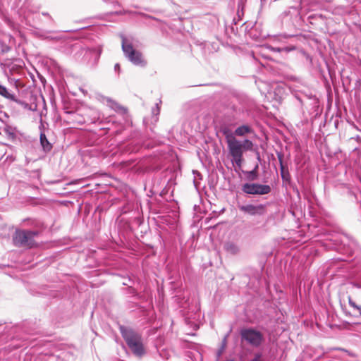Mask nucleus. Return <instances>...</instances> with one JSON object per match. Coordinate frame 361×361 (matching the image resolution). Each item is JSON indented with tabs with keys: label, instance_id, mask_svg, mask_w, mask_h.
<instances>
[{
	"label": "nucleus",
	"instance_id": "obj_4",
	"mask_svg": "<svg viewBox=\"0 0 361 361\" xmlns=\"http://www.w3.org/2000/svg\"><path fill=\"white\" fill-rule=\"evenodd\" d=\"M122 49L126 57L134 65L145 66L146 62L143 60L141 53L135 50L125 37H122Z\"/></svg>",
	"mask_w": 361,
	"mask_h": 361
},
{
	"label": "nucleus",
	"instance_id": "obj_15",
	"mask_svg": "<svg viewBox=\"0 0 361 361\" xmlns=\"http://www.w3.org/2000/svg\"><path fill=\"white\" fill-rule=\"evenodd\" d=\"M348 303L350 307L360 311V307L355 304V302L351 299V298H348Z\"/></svg>",
	"mask_w": 361,
	"mask_h": 361
},
{
	"label": "nucleus",
	"instance_id": "obj_6",
	"mask_svg": "<svg viewBox=\"0 0 361 361\" xmlns=\"http://www.w3.org/2000/svg\"><path fill=\"white\" fill-rule=\"evenodd\" d=\"M242 190L249 195H267L271 192V187L268 185L259 183H245Z\"/></svg>",
	"mask_w": 361,
	"mask_h": 361
},
{
	"label": "nucleus",
	"instance_id": "obj_21",
	"mask_svg": "<svg viewBox=\"0 0 361 361\" xmlns=\"http://www.w3.org/2000/svg\"><path fill=\"white\" fill-rule=\"evenodd\" d=\"M114 70L115 71L118 72L119 73L120 71H121V67H120V65L119 63H116L115 66H114Z\"/></svg>",
	"mask_w": 361,
	"mask_h": 361
},
{
	"label": "nucleus",
	"instance_id": "obj_9",
	"mask_svg": "<svg viewBox=\"0 0 361 361\" xmlns=\"http://www.w3.org/2000/svg\"><path fill=\"white\" fill-rule=\"evenodd\" d=\"M224 250L230 255H237L240 252L238 245L232 241H227L224 245Z\"/></svg>",
	"mask_w": 361,
	"mask_h": 361
},
{
	"label": "nucleus",
	"instance_id": "obj_23",
	"mask_svg": "<svg viewBox=\"0 0 361 361\" xmlns=\"http://www.w3.org/2000/svg\"><path fill=\"white\" fill-rule=\"evenodd\" d=\"M354 286L357 287V288H361V284L354 283Z\"/></svg>",
	"mask_w": 361,
	"mask_h": 361
},
{
	"label": "nucleus",
	"instance_id": "obj_22",
	"mask_svg": "<svg viewBox=\"0 0 361 361\" xmlns=\"http://www.w3.org/2000/svg\"><path fill=\"white\" fill-rule=\"evenodd\" d=\"M274 50L277 52L283 51V48H274Z\"/></svg>",
	"mask_w": 361,
	"mask_h": 361
},
{
	"label": "nucleus",
	"instance_id": "obj_17",
	"mask_svg": "<svg viewBox=\"0 0 361 361\" xmlns=\"http://www.w3.org/2000/svg\"><path fill=\"white\" fill-rule=\"evenodd\" d=\"M295 49V47L294 46L283 47V51H286V52H290V51H293Z\"/></svg>",
	"mask_w": 361,
	"mask_h": 361
},
{
	"label": "nucleus",
	"instance_id": "obj_24",
	"mask_svg": "<svg viewBox=\"0 0 361 361\" xmlns=\"http://www.w3.org/2000/svg\"><path fill=\"white\" fill-rule=\"evenodd\" d=\"M114 105L118 107V109H122L121 106H118V104H114Z\"/></svg>",
	"mask_w": 361,
	"mask_h": 361
},
{
	"label": "nucleus",
	"instance_id": "obj_19",
	"mask_svg": "<svg viewBox=\"0 0 361 361\" xmlns=\"http://www.w3.org/2000/svg\"><path fill=\"white\" fill-rule=\"evenodd\" d=\"M226 338H225L223 341V344H222V347H221V349L219 350V353H218V355L220 356L221 354L222 353V351L224 350L225 347H226Z\"/></svg>",
	"mask_w": 361,
	"mask_h": 361
},
{
	"label": "nucleus",
	"instance_id": "obj_10",
	"mask_svg": "<svg viewBox=\"0 0 361 361\" xmlns=\"http://www.w3.org/2000/svg\"><path fill=\"white\" fill-rule=\"evenodd\" d=\"M252 131V128L247 125H243L238 127L234 131V136H244Z\"/></svg>",
	"mask_w": 361,
	"mask_h": 361
},
{
	"label": "nucleus",
	"instance_id": "obj_2",
	"mask_svg": "<svg viewBox=\"0 0 361 361\" xmlns=\"http://www.w3.org/2000/svg\"><path fill=\"white\" fill-rule=\"evenodd\" d=\"M121 333L128 346L137 357H142L145 350L143 347L142 336L131 329L121 327Z\"/></svg>",
	"mask_w": 361,
	"mask_h": 361
},
{
	"label": "nucleus",
	"instance_id": "obj_13",
	"mask_svg": "<svg viewBox=\"0 0 361 361\" xmlns=\"http://www.w3.org/2000/svg\"><path fill=\"white\" fill-rule=\"evenodd\" d=\"M278 157H279V161H280L281 177L284 180L286 178V175L284 174V171H284V167H283V162H282V156L281 154H279Z\"/></svg>",
	"mask_w": 361,
	"mask_h": 361
},
{
	"label": "nucleus",
	"instance_id": "obj_8",
	"mask_svg": "<svg viewBox=\"0 0 361 361\" xmlns=\"http://www.w3.org/2000/svg\"><path fill=\"white\" fill-rule=\"evenodd\" d=\"M0 95L4 97L6 99H8L11 101H13V102H16L18 104L22 106L24 108H27L28 106V104H27L26 102H25L23 101L16 99L15 95L13 94H11L8 90V89L5 86L2 85L1 84H0Z\"/></svg>",
	"mask_w": 361,
	"mask_h": 361
},
{
	"label": "nucleus",
	"instance_id": "obj_3",
	"mask_svg": "<svg viewBox=\"0 0 361 361\" xmlns=\"http://www.w3.org/2000/svg\"><path fill=\"white\" fill-rule=\"evenodd\" d=\"M39 233L37 231L17 229L13 235V245L19 247H34L37 245L35 238Z\"/></svg>",
	"mask_w": 361,
	"mask_h": 361
},
{
	"label": "nucleus",
	"instance_id": "obj_20",
	"mask_svg": "<svg viewBox=\"0 0 361 361\" xmlns=\"http://www.w3.org/2000/svg\"><path fill=\"white\" fill-rule=\"evenodd\" d=\"M261 357H262V354L257 353L255 355L254 359L252 360L251 361H261Z\"/></svg>",
	"mask_w": 361,
	"mask_h": 361
},
{
	"label": "nucleus",
	"instance_id": "obj_14",
	"mask_svg": "<svg viewBox=\"0 0 361 361\" xmlns=\"http://www.w3.org/2000/svg\"><path fill=\"white\" fill-rule=\"evenodd\" d=\"M104 1L107 4H111L114 6H116V5L119 6L120 4L123 1V0H104Z\"/></svg>",
	"mask_w": 361,
	"mask_h": 361
},
{
	"label": "nucleus",
	"instance_id": "obj_11",
	"mask_svg": "<svg viewBox=\"0 0 361 361\" xmlns=\"http://www.w3.org/2000/svg\"><path fill=\"white\" fill-rule=\"evenodd\" d=\"M39 140H40L41 145L43 147V149L46 152L50 151L51 149V145L49 143V142L48 141V140L44 133H40Z\"/></svg>",
	"mask_w": 361,
	"mask_h": 361
},
{
	"label": "nucleus",
	"instance_id": "obj_18",
	"mask_svg": "<svg viewBox=\"0 0 361 361\" xmlns=\"http://www.w3.org/2000/svg\"><path fill=\"white\" fill-rule=\"evenodd\" d=\"M249 173L251 176V180H255L257 178V173L255 170L250 171Z\"/></svg>",
	"mask_w": 361,
	"mask_h": 361
},
{
	"label": "nucleus",
	"instance_id": "obj_25",
	"mask_svg": "<svg viewBox=\"0 0 361 361\" xmlns=\"http://www.w3.org/2000/svg\"><path fill=\"white\" fill-rule=\"evenodd\" d=\"M100 54H101V50H99V51L98 57L99 56Z\"/></svg>",
	"mask_w": 361,
	"mask_h": 361
},
{
	"label": "nucleus",
	"instance_id": "obj_16",
	"mask_svg": "<svg viewBox=\"0 0 361 361\" xmlns=\"http://www.w3.org/2000/svg\"><path fill=\"white\" fill-rule=\"evenodd\" d=\"M152 114H154L155 116H157L159 114L160 109H159L158 104H155V106L152 108Z\"/></svg>",
	"mask_w": 361,
	"mask_h": 361
},
{
	"label": "nucleus",
	"instance_id": "obj_26",
	"mask_svg": "<svg viewBox=\"0 0 361 361\" xmlns=\"http://www.w3.org/2000/svg\"><path fill=\"white\" fill-rule=\"evenodd\" d=\"M226 361H234L233 360H226Z\"/></svg>",
	"mask_w": 361,
	"mask_h": 361
},
{
	"label": "nucleus",
	"instance_id": "obj_7",
	"mask_svg": "<svg viewBox=\"0 0 361 361\" xmlns=\"http://www.w3.org/2000/svg\"><path fill=\"white\" fill-rule=\"evenodd\" d=\"M239 209L251 216H262L266 213V204H259L254 205L248 204L239 206Z\"/></svg>",
	"mask_w": 361,
	"mask_h": 361
},
{
	"label": "nucleus",
	"instance_id": "obj_1",
	"mask_svg": "<svg viewBox=\"0 0 361 361\" xmlns=\"http://www.w3.org/2000/svg\"><path fill=\"white\" fill-rule=\"evenodd\" d=\"M226 140L229 154L232 157L233 164L239 168L241 167L243 162V153L246 151L252 150V142L248 139L238 140L232 134L226 135Z\"/></svg>",
	"mask_w": 361,
	"mask_h": 361
},
{
	"label": "nucleus",
	"instance_id": "obj_5",
	"mask_svg": "<svg viewBox=\"0 0 361 361\" xmlns=\"http://www.w3.org/2000/svg\"><path fill=\"white\" fill-rule=\"evenodd\" d=\"M240 334L243 340L254 347L260 345L263 341L262 334L253 329H243Z\"/></svg>",
	"mask_w": 361,
	"mask_h": 361
},
{
	"label": "nucleus",
	"instance_id": "obj_12",
	"mask_svg": "<svg viewBox=\"0 0 361 361\" xmlns=\"http://www.w3.org/2000/svg\"><path fill=\"white\" fill-rule=\"evenodd\" d=\"M4 132L6 135L12 140H14L16 137V135L14 132V130L11 127H6L4 129Z\"/></svg>",
	"mask_w": 361,
	"mask_h": 361
}]
</instances>
